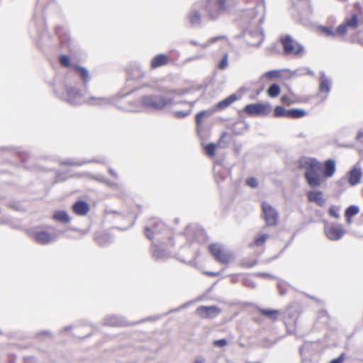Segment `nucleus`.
Returning a JSON list of instances; mask_svg holds the SVG:
<instances>
[{"label":"nucleus","instance_id":"9b49d317","mask_svg":"<svg viewBox=\"0 0 363 363\" xmlns=\"http://www.w3.org/2000/svg\"><path fill=\"white\" fill-rule=\"evenodd\" d=\"M220 312L221 310L216 306H201L196 309V313L202 318H214L220 313Z\"/></svg>","mask_w":363,"mask_h":363},{"label":"nucleus","instance_id":"37998d69","mask_svg":"<svg viewBox=\"0 0 363 363\" xmlns=\"http://www.w3.org/2000/svg\"><path fill=\"white\" fill-rule=\"evenodd\" d=\"M246 184L247 186H250L251 188L255 189L258 186V181L255 177H250L248 178L246 180Z\"/></svg>","mask_w":363,"mask_h":363},{"label":"nucleus","instance_id":"c03bdc74","mask_svg":"<svg viewBox=\"0 0 363 363\" xmlns=\"http://www.w3.org/2000/svg\"><path fill=\"white\" fill-rule=\"evenodd\" d=\"M191 113V111H177L173 113V115L177 118H183L189 116Z\"/></svg>","mask_w":363,"mask_h":363},{"label":"nucleus","instance_id":"a878e982","mask_svg":"<svg viewBox=\"0 0 363 363\" xmlns=\"http://www.w3.org/2000/svg\"><path fill=\"white\" fill-rule=\"evenodd\" d=\"M52 218L62 223H68L70 221V217L65 211H56L53 213Z\"/></svg>","mask_w":363,"mask_h":363},{"label":"nucleus","instance_id":"39448f33","mask_svg":"<svg viewBox=\"0 0 363 363\" xmlns=\"http://www.w3.org/2000/svg\"><path fill=\"white\" fill-rule=\"evenodd\" d=\"M168 229L159 218H152L145 228V233L149 240H152L155 234H160Z\"/></svg>","mask_w":363,"mask_h":363},{"label":"nucleus","instance_id":"9d476101","mask_svg":"<svg viewBox=\"0 0 363 363\" xmlns=\"http://www.w3.org/2000/svg\"><path fill=\"white\" fill-rule=\"evenodd\" d=\"M268 108H270L269 103L250 104L245 106L244 111L251 116L266 115L268 113V112H266Z\"/></svg>","mask_w":363,"mask_h":363},{"label":"nucleus","instance_id":"052dcab7","mask_svg":"<svg viewBox=\"0 0 363 363\" xmlns=\"http://www.w3.org/2000/svg\"><path fill=\"white\" fill-rule=\"evenodd\" d=\"M41 335H48L50 338H52V334H51L49 331H43V332H41L40 333H39V334L38 335V336H40Z\"/></svg>","mask_w":363,"mask_h":363},{"label":"nucleus","instance_id":"0eeeda50","mask_svg":"<svg viewBox=\"0 0 363 363\" xmlns=\"http://www.w3.org/2000/svg\"><path fill=\"white\" fill-rule=\"evenodd\" d=\"M202 12L203 13L202 4L199 1L195 2L187 15V19L192 27H197L201 24Z\"/></svg>","mask_w":363,"mask_h":363},{"label":"nucleus","instance_id":"5fc2aeb1","mask_svg":"<svg viewBox=\"0 0 363 363\" xmlns=\"http://www.w3.org/2000/svg\"><path fill=\"white\" fill-rule=\"evenodd\" d=\"M243 283L246 286H248V287H251V288H254L255 287V284L253 283L252 281L249 280V279H245L243 281Z\"/></svg>","mask_w":363,"mask_h":363},{"label":"nucleus","instance_id":"4c0bfd02","mask_svg":"<svg viewBox=\"0 0 363 363\" xmlns=\"http://www.w3.org/2000/svg\"><path fill=\"white\" fill-rule=\"evenodd\" d=\"M263 77H266L269 79L279 78L281 77L280 70L273 69L265 72Z\"/></svg>","mask_w":363,"mask_h":363},{"label":"nucleus","instance_id":"680f3d73","mask_svg":"<svg viewBox=\"0 0 363 363\" xmlns=\"http://www.w3.org/2000/svg\"><path fill=\"white\" fill-rule=\"evenodd\" d=\"M161 92H162V94H172V93H174V90H170V89H164L161 90Z\"/></svg>","mask_w":363,"mask_h":363},{"label":"nucleus","instance_id":"e433bc0d","mask_svg":"<svg viewBox=\"0 0 363 363\" xmlns=\"http://www.w3.org/2000/svg\"><path fill=\"white\" fill-rule=\"evenodd\" d=\"M206 153L209 157L215 155L216 145L214 143H208L204 147Z\"/></svg>","mask_w":363,"mask_h":363},{"label":"nucleus","instance_id":"a18cd8bd","mask_svg":"<svg viewBox=\"0 0 363 363\" xmlns=\"http://www.w3.org/2000/svg\"><path fill=\"white\" fill-rule=\"evenodd\" d=\"M227 340L224 338L214 340L213 345L215 347H223L227 345Z\"/></svg>","mask_w":363,"mask_h":363},{"label":"nucleus","instance_id":"3c124183","mask_svg":"<svg viewBox=\"0 0 363 363\" xmlns=\"http://www.w3.org/2000/svg\"><path fill=\"white\" fill-rule=\"evenodd\" d=\"M329 214L333 217V218H337L339 217V214L337 211V210L335 208L334 206H332L329 208Z\"/></svg>","mask_w":363,"mask_h":363},{"label":"nucleus","instance_id":"8fccbe9b","mask_svg":"<svg viewBox=\"0 0 363 363\" xmlns=\"http://www.w3.org/2000/svg\"><path fill=\"white\" fill-rule=\"evenodd\" d=\"M281 102L285 105H291L292 101L287 95H283L281 98Z\"/></svg>","mask_w":363,"mask_h":363},{"label":"nucleus","instance_id":"5701e85b","mask_svg":"<svg viewBox=\"0 0 363 363\" xmlns=\"http://www.w3.org/2000/svg\"><path fill=\"white\" fill-rule=\"evenodd\" d=\"M238 99V97L236 94H231L225 99L219 101L213 110H223L230 106L232 104H233L235 101Z\"/></svg>","mask_w":363,"mask_h":363},{"label":"nucleus","instance_id":"774afa93","mask_svg":"<svg viewBox=\"0 0 363 363\" xmlns=\"http://www.w3.org/2000/svg\"><path fill=\"white\" fill-rule=\"evenodd\" d=\"M227 133H223L221 135V138L219 140V144H221L222 141H223V139L226 136Z\"/></svg>","mask_w":363,"mask_h":363},{"label":"nucleus","instance_id":"69168bd1","mask_svg":"<svg viewBox=\"0 0 363 363\" xmlns=\"http://www.w3.org/2000/svg\"><path fill=\"white\" fill-rule=\"evenodd\" d=\"M320 315L321 317H323V316L327 317L328 316V313H327L326 311H321L320 313Z\"/></svg>","mask_w":363,"mask_h":363},{"label":"nucleus","instance_id":"6ab92c4d","mask_svg":"<svg viewBox=\"0 0 363 363\" xmlns=\"http://www.w3.org/2000/svg\"><path fill=\"white\" fill-rule=\"evenodd\" d=\"M89 205L84 201H77L72 206L73 211L79 216H85L89 211Z\"/></svg>","mask_w":363,"mask_h":363},{"label":"nucleus","instance_id":"393cba45","mask_svg":"<svg viewBox=\"0 0 363 363\" xmlns=\"http://www.w3.org/2000/svg\"><path fill=\"white\" fill-rule=\"evenodd\" d=\"M224 38H225V36H223V35H218V36H216V37L209 38L207 40V42L205 43H199L196 40H190L189 43L193 45L199 46L201 48L205 49V48H207L210 45L213 44L216 42H217L218 40H220Z\"/></svg>","mask_w":363,"mask_h":363},{"label":"nucleus","instance_id":"7ed1b4c3","mask_svg":"<svg viewBox=\"0 0 363 363\" xmlns=\"http://www.w3.org/2000/svg\"><path fill=\"white\" fill-rule=\"evenodd\" d=\"M140 102L145 108L156 111H162L177 104L172 98L162 94L145 95L141 98Z\"/></svg>","mask_w":363,"mask_h":363},{"label":"nucleus","instance_id":"a211bd4d","mask_svg":"<svg viewBox=\"0 0 363 363\" xmlns=\"http://www.w3.org/2000/svg\"><path fill=\"white\" fill-rule=\"evenodd\" d=\"M104 324L108 326H125L128 325V322L122 317L109 315L105 318Z\"/></svg>","mask_w":363,"mask_h":363},{"label":"nucleus","instance_id":"de8ad7c7","mask_svg":"<svg viewBox=\"0 0 363 363\" xmlns=\"http://www.w3.org/2000/svg\"><path fill=\"white\" fill-rule=\"evenodd\" d=\"M347 182V179L345 177L341 178L340 179L336 182L337 185L342 189H345V184Z\"/></svg>","mask_w":363,"mask_h":363},{"label":"nucleus","instance_id":"f704fd0d","mask_svg":"<svg viewBox=\"0 0 363 363\" xmlns=\"http://www.w3.org/2000/svg\"><path fill=\"white\" fill-rule=\"evenodd\" d=\"M288 110L285 109L284 107L281 106H277L275 107L274 110V116L275 117H286L288 116Z\"/></svg>","mask_w":363,"mask_h":363},{"label":"nucleus","instance_id":"f03ea898","mask_svg":"<svg viewBox=\"0 0 363 363\" xmlns=\"http://www.w3.org/2000/svg\"><path fill=\"white\" fill-rule=\"evenodd\" d=\"M65 91L66 96L64 99L72 105H79L84 102L91 105H102L109 102V100L104 97L92 96L85 99L78 89L71 86L65 85Z\"/></svg>","mask_w":363,"mask_h":363},{"label":"nucleus","instance_id":"79ce46f5","mask_svg":"<svg viewBox=\"0 0 363 363\" xmlns=\"http://www.w3.org/2000/svg\"><path fill=\"white\" fill-rule=\"evenodd\" d=\"M228 54H225L222 59L220 60L218 67L220 69H224L228 67Z\"/></svg>","mask_w":363,"mask_h":363},{"label":"nucleus","instance_id":"4be33fe9","mask_svg":"<svg viewBox=\"0 0 363 363\" xmlns=\"http://www.w3.org/2000/svg\"><path fill=\"white\" fill-rule=\"evenodd\" d=\"M168 57L164 54H159L155 56L151 62L150 67L152 69H156L168 63Z\"/></svg>","mask_w":363,"mask_h":363},{"label":"nucleus","instance_id":"f3484780","mask_svg":"<svg viewBox=\"0 0 363 363\" xmlns=\"http://www.w3.org/2000/svg\"><path fill=\"white\" fill-rule=\"evenodd\" d=\"M335 170L336 164L333 159H328L324 162L323 165V174L325 177H332L335 174Z\"/></svg>","mask_w":363,"mask_h":363},{"label":"nucleus","instance_id":"e2e57ef3","mask_svg":"<svg viewBox=\"0 0 363 363\" xmlns=\"http://www.w3.org/2000/svg\"><path fill=\"white\" fill-rule=\"evenodd\" d=\"M108 171L112 176H113L115 178H118V174L114 170H113L112 169H109Z\"/></svg>","mask_w":363,"mask_h":363},{"label":"nucleus","instance_id":"c9c22d12","mask_svg":"<svg viewBox=\"0 0 363 363\" xmlns=\"http://www.w3.org/2000/svg\"><path fill=\"white\" fill-rule=\"evenodd\" d=\"M345 23L348 28H356L358 26V18L357 15L353 14L350 19L345 20Z\"/></svg>","mask_w":363,"mask_h":363},{"label":"nucleus","instance_id":"338daca9","mask_svg":"<svg viewBox=\"0 0 363 363\" xmlns=\"http://www.w3.org/2000/svg\"><path fill=\"white\" fill-rule=\"evenodd\" d=\"M202 56L201 55H198V56H194V57H191L189 59V61L191 60H198L199 58H201Z\"/></svg>","mask_w":363,"mask_h":363},{"label":"nucleus","instance_id":"20e7f679","mask_svg":"<svg viewBox=\"0 0 363 363\" xmlns=\"http://www.w3.org/2000/svg\"><path fill=\"white\" fill-rule=\"evenodd\" d=\"M283 51L286 55L301 56L305 52V48L298 43L290 35H285L280 38Z\"/></svg>","mask_w":363,"mask_h":363},{"label":"nucleus","instance_id":"603ef678","mask_svg":"<svg viewBox=\"0 0 363 363\" xmlns=\"http://www.w3.org/2000/svg\"><path fill=\"white\" fill-rule=\"evenodd\" d=\"M105 184H107L111 188L114 189H118L120 187V185L118 183L113 182H110L108 179H106V182H105Z\"/></svg>","mask_w":363,"mask_h":363},{"label":"nucleus","instance_id":"473e14b6","mask_svg":"<svg viewBox=\"0 0 363 363\" xmlns=\"http://www.w3.org/2000/svg\"><path fill=\"white\" fill-rule=\"evenodd\" d=\"M89 162H99V161L96 160H90V161H86V160H80V161H74L73 160H68L63 162H61V164L62 165H72V166H81L86 163Z\"/></svg>","mask_w":363,"mask_h":363},{"label":"nucleus","instance_id":"7c9ffc66","mask_svg":"<svg viewBox=\"0 0 363 363\" xmlns=\"http://www.w3.org/2000/svg\"><path fill=\"white\" fill-rule=\"evenodd\" d=\"M214 111H215V110H203V111L199 112L196 115V117H195V121H196L197 127H199L200 125H201L202 119L203 117L211 116L214 113Z\"/></svg>","mask_w":363,"mask_h":363},{"label":"nucleus","instance_id":"2eb2a0df","mask_svg":"<svg viewBox=\"0 0 363 363\" xmlns=\"http://www.w3.org/2000/svg\"><path fill=\"white\" fill-rule=\"evenodd\" d=\"M318 171L319 170H314L311 172H305L304 173L306 182L311 187L315 188L321 185L322 179L318 173Z\"/></svg>","mask_w":363,"mask_h":363},{"label":"nucleus","instance_id":"ddd939ff","mask_svg":"<svg viewBox=\"0 0 363 363\" xmlns=\"http://www.w3.org/2000/svg\"><path fill=\"white\" fill-rule=\"evenodd\" d=\"M31 236L35 242L41 245H46L57 240L56 237L52 236L48 232L44 230L35 231Z\"/></svg>","mask_w":363,"mask_h":363},{"label":"nucleus","instance_id":"2f4dec72","mask_svg":"<svg viewBox=\"0 0 363 363\" xmlns=\"http://www.w3.org/2000/svg\"><path fill=\"white\" fill-rule=\"evenodd\" d=\"M280 91H281L280 86H279V84H275V83L271 84L267 90V93L268 96L271 98L277 97L279 95Z\"/></svg>","mask_w":363,"mask_h":363},{"label":"nucleus","instance_id":"c85d7f7f","mask_svg":"<svg viewBox=\"0 0 363 363\" xmlns=\"http://www.w3.org/2000/svg\"><path fill=\"white\" fill-rule=\"evenodd\" d=\"M95 240L99 245L103 246L107 243L111 242L113 241V238L108 233H103L96 235L95 237Z\"/></svg>","mask_w":363,"mask_h":363},{"label":"nucleus","instance_id":"6e6d98bb","mask_svg":"<svg viewBox=\"0 0 363 363\" xmlns=\"http://www.w3.org/2000/svg\"><path fill=\"white\" fill-rule=\"evenodd\" d=\"M205 362H206L205 358L202 356H199L196 358L194 363H205Z\"/></svg>","mask_w":363,"mask_h":363},{"label":"nucleus","instance_id":"72a5a7b5","mask_svg":"<svg viewBox=\"0 0 363 363\" xmlns=\"http://www.w3.org/2000/svg\"><path fill=\"white\" fill-rule=\"evenodd\" d=\"M359 207L357 206H349L345 212V217L347 218V220L348 222H350V218L354 216H355L356 214H357L359 213Z\"/></svg>","mask_w":363,"mask_h":363},{"label":"nucleus","instance_id":"dca6fc26","mask_svg":"<svg viewBox=\"0 0 363 363\" xmlns=\"http://www.w3.org/2000/svg\"><path fill=\"white\" fill-rule=\"evenodd\" d=\"M362 173L361 169L357 166L352 167V169L348 172V182L354 186L360 182Z\"/></svg>","mask_w":363,"mask_h":363},{"label":"nucleus","instance_id":"f8f14e48","mask_svg":"<svg viewBox=\"0 0 363 363\" xmlns=\"http://www.w3.org/2000/svg\"><path fill=\"white\" fill-rule=\"evenodd\" d=\"M299 167L305 169L306 172H311L314 170H320L321 164L315 158L301 157L299 160Z\"/></svg>","mask_w":363,"mask_h":363},{"label":"nucleus","instance_id":"58836bf2","mask_svg":"<svg viewBox=\"0 0 363 363\" xmlns=\"http://www.w3.org/2000/svg\"><path fill=\"white\" fill-rule=\"evenodd\" d=\"M268 238V234H261L257 238H255L254 243L257 246H261L265 242Z\"/></svg>","mask_w":363,"mask_h":363},{"label":"nucleus","instance_id":"b1692460","mask_svg":"<svg viewBox=\"0 0 363 363\" xmlns=\"http://www.w3.org/2000/svg\"><path fill=\"white\" fill-rule=\"evenodd\" d=\"M152 257L157 260L164 259L168 257V252L155 245L152 247Z\"/></svg>","mask_w":363,"mask_h":363},{"label":"nucleus","instance_id":"13d9d810","mask_svg":"<svg viewBox=\"0 0 363 363\" xmlns=\"http://www.w3.org/2000/svg\"><path fill=\"white\" fill-rule=\"evenodd\" d=\"M205 274L210 277H216L219 275L218 272H205Z\"/></svg>","mask_w":363,"mask_h":363},{"label":"nucleus","instance_id":"ea45409f","mask_svg":"<svg viewBox=\"0 0 363 363\" xmlns=\"http://www.w3.org/2000/svg\"><path fill=\"white\" fill-rule=\"evenodd\" d=\"M319 29L327 36H335L336 34V32L330 27L320 26Z\"/></svg>","mask_w":363,"mask_h":363},{"label":"nucleus","instance_id":"864d4df0","mask_svg":"<svg viewBox=\"0 0 363 363\" xmlns=\"http://www.w3.org/2000/svg\"><path fill=\"white\" fill-rule=\"evenodd\" d=\"M256 276L258 277H263V278H269V279L274 278V277L273 275L267 274V273H257V274H256Z\"/></svg>","mask_w":363,"mask_h":363},{"label":"nucleus","instance_id":"49530a36","mask_svg":"<svg viewBox=\"0 0 363 363\" xmlns=\"http://www.w3.org/2000/svg\"><path fill=\"white\" fill-rule=\"evenodd\" d=\"M347 25L345 24V23H342L340 24V26H337V30H336V33H338L341 35H344L347 33Z\"/></svg>","mask_w":363,"mask_h":363},{"label":"nucleus","instance_id":"cd10ccee","mask_svg":"<svg viewBox=\"0 0 363 363\" xmlns=\"http://www.w3.org/2000/svg\"><path fill=\"white\" fill-rule=\"evenodd\" d=\"M74 68L77 74L80 76L84 83H87L89 81V72L84 67L79 65H74Z\"/></svg>","mask_w":363,"mask_h":363},{"label":"nucleus","instance_id":"4d7b16f0","mask_svg":"<svg viewBox=\"0 0 363 363\" xmlns=\"http://www.w3.org/2000/svg\"><path fill=\"white\" fill-rule=\"evenodd\" d=\"M93 179L104 184L106 182V179L101 176H94L93 177Z\"/></svg>","mask_w":363,"mask_h":363},{"label":"nucleus","instance_id":"6e6552de","mask_svg":"<svg viewBox=\"0 0 363 363\" xmlns=\"http://www.w3.org/2000/svg\"><path fill=\"white\" fill-rule=\"evenodd\" d=\"M243 33L247 43L254 47H259L264 39L263 32L258 29H245Z\"/></svg>","mask_w":363,"mask_h":363},{"label":"nucleus","instance_id":"4468645a","mask_svg":"<svg viewBox=\"0 0 363 363\" xmlns=\"http://www.w3.org/2000/svg\"><path fill=\"white\" fill-rule=\"evenodd\" d=\"M345 230L341 225H333L325 229V234L331 240H338L342 238Z\"/></svg>","mask_w":363,"mask_h":363},{"label":"nucleus","instance_id":"0e129e2a","mask_svg":"<svg viewBox=\"0 0 363 363\" xmlns=\"http://www.w3.org/2000/svg\"><path fill=\"white\" fill-rule=\"evenodd\" d=\"M307 73L311 75V76H314L315 74H314V72L313 70H311L310 68H307Z\"/></svg>","mask_w":363,"mask_h":363},{"label":"nucleus","instance_id":"09e8293b","mask_svg":"<svg viewBox=\"0 0 363 363\" xmlns=\"http://www.w3.org/2000/svg\"><path fill=\"white\" fill-rule=\"evenodd\" d=\"M345 359V353H342L338 357L332 359L330 363H342Z\"/></svg>","mask_w":363,"mask_h":363},{"label":"nucleus","instance_id":"1a4fd4ad","mask_svg":"<svg viewBox=\"0 0 363 363\" xmlns=\"http://www.w3.org/2000/svg\"><path fill=\"white\" fill-rule=\"evenodd\" d=\"M208 248L212 255L218 262L222 264H227L230 261V255L224 252L220 245L211 244Z\"/></svg>","mask_w":363,"mask_h":363},{"label":"nucleus","instance_id":"bf43d9fd","mask_svg":"<svg viewBox=\"0 0 363 363\" xmlns=\"http://www.w3.org/2000/svg\"><path fill=\"white\" fill-rule=\"evenodd\" d=\"M362 137H363V128L358 131L356 138L359 140Z\"/></svg>","mask_w":363,"mask_h":363},{"label":"nucleus","instance_id":"423d86ee","mask_svg":"<svg viewBox=\"0 0 363 363\" xmlns=\"http://www.w3.org/2000/svg\"><path fill=\"white\" fill-rule=\"evenodd\" d=\"M263 218L267 226H275L278 223L279 213L269 203L264 201L262 203Z\"/></svg>","mask_w":363,"mask_h":363},{"label":"nucleus","instance_id":"f257e3e1","mask_svg":"<svg viewBox=\"0 0 363 363\" xmlns=\"http://www.w3.org/2000/svg\"><path fill=\"white\" fill-rule=\"evenodd\" d=\"M203 16L210 21H216L228 13L235 4L234 0H201Z\"/></svg>","mask_w":363,"mask_h":363},{"label":"nucleus","instance_id":"c756f323","mask_svg":"<svg viewBox=\"0 0 363 363\" xmlns=\"http://www.w3.org/2000/svg\"><path fill=\"white\" fill-rule=\"evenodd\" d=\"M288 116L289 118H301L306 116V112L303 109L300 108H291L288 109Z\"/></svg>","mask_w":363,"mask_h":363},{"label":"nucleus","instance_id":"bb28decb","mask_svg":"<svg viewBox=\"0 0 363 363\" xmlns=\"http://www.w3.org/2000/svg\"><path fill=\"white\" fill-rule=\"evenodd\" d=\"M258 311L262 315H264L272 321H276L277 320L278 315L279 314V311L275 309L259 308Z\"/></svg>","mask_w":363,"mask_h":363},{"label":"nucleus","instance_id":"aec40b11","mask_svg":"<svg viewBox=\"0 0 363 363\" xmlns=\"http://www.w3.org/2000/svg\"><path fill=\"white\" fill-rule=\"evenodd\" d=\"M320 77L319 91L322 93L328 94L331 88V80L325 75V72L321 71Z\"/></svg>","mask_w":363,"mask_h":363},{"label":"nucleus","instance_id":"a19ab883","mask_svg":"<svg viewBox=\"0 0 363 363\" xmlns=\"http://www.w3.org/2000/svg\"><path fill=\"white\" fill-rule=\"evenodd\" d=\"M60 63L65 67H68L70 65L69 57L66 55H60L59 58Z\"/></svg>","mask_w":363,"mask_h":363},{"label":"nucleus","instance_id":"412c9836","mask_svg":"<svg viewBox=\"0 0 363 363\" xmlns=\"http://www.w3.org/2000/svg\"><path fill=\"white\" fill-rule=\"evenodd\" d=\"M307 196L308 201L315 202L318 206L323 207L325 204V199L323 197L322 191H309Z\"/></svg>","mask_w":363,"mask_h":363}]
</instances>
